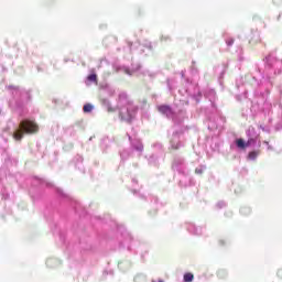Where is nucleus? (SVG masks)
Here are the masks:
<instances>
[{"label": "nucleus", "instance_id": "nucleus-1", "mask_svg": "<svg viewBox=\"0 0 282 282\" xmlns=\"http://www.w3.org/2000/svg\"><path fill=\"white\" fill-rule=\"evenodd\" d=\"M32 135L34 133H39V124L31 120H22L19 124V128L13 132V138L18 142L23 140V135Z\"/></svg>", "mask_w": 282, "mask_h": 282}, {"label": "nucleus", "instance_id": "nucleus-2", "mask_svg": "<svg viewBox=\"0 0 282 282\" xmlns=\"http://www.w3.org/2000/svg\"><path fill=\"white\" fill-rule=\"evenodd\" d=\"M187 230L192 232L193 235H202V229L197 228L195 225L189 224L187 227Z\"/></svg>", "mask_w": 282, "mask_h": 282}, {"label": "nucleus", "instance_id": "nucleus-3", "mask_svg": "<svg viewBox=\"0 0 282 282\" xmlns=\"http://www.w3.org/2000/svg\"><path fill=\"white\" fill-rule=\"evenodd\" d=\"M160 113H165L166 116H169V113H171V107L166 106V105H162L158 107Z\"/></svg>", "mask_w": 282, "mask_h": 282}, {"label": "nucleus", "instance_id": "nucleus-4", "mask_svg": "<svg viewBox=\"0 0 282 282\" xmlns=\"http://www.w3.org/2000/svg\"><path fill=\"white\" fill-rule=\"evenodd\" d=\"M259 155H261V151L260 150L251 151L248 154V159L249 160H257V158H259Z\"/></svg>", "mask_w": 282, "mask_h": 282}, {"label": "nucleus", "instance_id": "nucleus-5", "mask_svg": "<svg viewBox=\"0 0 282 282\" xmlns=\"http://www.w3.org/2000/svg\"><path fill=\"white\" fill-rule=\"evenodd\" d=\"M236 144H237L238 149H246V147H249V144L246 143V142L243 141V139H238V140L236 141Z\"/></svg>", "mask_w": 282, "mask_h": 282}, {"label": "nucleus", "instance_id": "nucleus-6", "mask_svg": "<svg viewBox=\"0 0 282 282\" xmlns=\"http://www.w3.org/2000/svg\"><path fill=\"white\" fill-rule=\"evenodd\" d=\"M84 113H91L94 111V106L91 104H86L83 108Z\"/></svg>", "mask_w": 282, "mask_h": 282}, {"label": "nucleus", "instance_id": "nucleus-7", "mask_svg": "<svg viewBox=\"0 0 282 282\" xmlns=\"http://www.w3.org/2000/svg\"><path fill=\"white\" fill-rule=\"evenodd\" d=\"M87 80H89L90 83H96V85H98V75L96 74L88 75Z\"/></svg>", "mask_w": 282, "mask_h": 282}, {"label": "nucleus", "instance_id": "nucleus-8", "mask_svg": "<svg viewBox=\"0 0 282 282\" xmlns=\"http://www.w3.org/2000/svg\"><path fill=\"white\" fill-rule=\"evenodd\" d=\"M183 279L184 282H193V279H195V276L193 275V273H185Z\"/></svg>", "mask_w": 282, "mask_h": 282}, {"label": "nucleus", "instance_id": "nucleus-9", "mask_svg": "<svg viewBox=\"0 0 282 282\" xmlns=\"http://www.w3.org/2000/svg\"><path fill=\"white\" fill-rule=\"evenodd\" d=\"M234 43H235V40L234 39H229V40H227V45H234Z\"/></svg>", "mask_w": 282, "mask_h": 282}, {"label": "nucleus", "instance_id": "nucleus-10", "mask_svg": "<svg viewBox=\"0 0 282 282\" xmlns=\"http://www.w3.org/2000/svg\"><path fill=\"white\" fill-rule=\"evenodd\" d=\"M217 206H218V208H224V206H226V203L220 202V203L217 204Z\"/></svg>", "mask_w": 282, "mask_h": 282}, {"label": "nucleus", "instance_id": "nucleus-11", "mask_svg": "<svg viewBox=\"0 0 282 282\" xmlns=\"http://www.w3.org/2000/svg\"><path fill=\"white\" fill-rule=\"evenodd\" d=\"M197 175H202V169H196Z\"/></svg>", "mask_w": 282, "mask_h": 282}, {"label": "nucleus", "instance_id": "nucleus-12", "mask_svg": "<svg viewBox=\"0 0 282 282\" xmlns=\"http://www.w3.org/2000/svg\"><path fill=\"white\" fill-rule=\"evenodd\" d=\"M108 111H109V113H111V112H113V111H115V109H113V108H111V107H108Z\"/></svg>", "mask_w": 282, "mask_h": 282}, {"label": "nucleus", "instance_id": "nucleus-13", "mask_svg": "<svg viewBox=\"0 0 282 282\" xmlns=\"http://www.w3.org/2000/svg\"><path fill=\"white\" fill-rule=\"evenodd\" d=\"M186 180H188V178H184V182H186ZM183 183V181H181V184Z\"/></svg>", "mask_w": 282, "mask_h": 282}]
</instances>
